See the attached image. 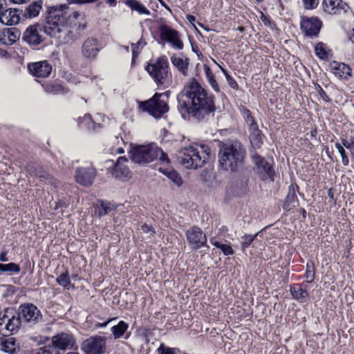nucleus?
I'll list each match as a JSON object with an SVG mask.
<instances>
[{"mask_svg":"<svg viewBox=\"0 0 354 354\" xmlns=\"http://www.w3.org/2000/svg\"><path fill=\"white\" fill-rule=\"evenodd\" d=\"M80 124H84L86 127L89 129L92 124V120L90 115H85L82 119Z\"/></svg>","mask_w":354,"mask_h":354,"instance_id":"47","label":"nucleus"},{"mask_svg":"<svg viewBox=\"0 0 354 354\" xmlns=\"http://www.w3.org/2000/svg\"><path fill=\"white\" fill-rule=\"evenodd\" d=\"M45 89L46 91L54 94L64 93L66 91H65L64 86L58 83L47 85L45 87Z\"/></svg>","mask_w":354,"mask_h":354,"instance_id":"36","label":"nucleus"},{"mask_svg":"<svg viewBox=\"0 0 354 354\" xmlns=\"http://www.w3.org/2000/svg\"><path fill=\"white\" fill-rule=\"evenodd\" d=\"M129 153L132 162L141 165L149 163L156 159H158L163 165H167L169 163L167 153L154 143L135 146Z\"/></svg>","mask_w":354,"mask_h":354,"instance_id":"4","label":"nucleus"},{"mask_svg":"<svg viewBox=\"0 0 354 354\" xmlns=\"http://www.w3.org/2000/svg\"><path fill=\"white\" fill-rule=\"evenodd\" d=\"M97 0H73L75 3H93L96 1Z\"/></svg>","mask_w":354,"mask_h":354,"instance_id":"59","label":"nucleus"},{"mask_svg":"<svg viewBox=\"0 0 354 354\" xmlns=\"http://www.w3.org/2000/svg\"><path fill=\"white\" fill-rule=\"evenodd\" d=\"M158 171L167 176L171 181H172L178 187L183 184V180L179 174L170 167H160Z\"/></svg>","mask_w":354,"mask_h":354,"instance_id":"27","label":"nucleus"},{"mask_svg":"<svg viewBox=\"0 0 354 354\" xmlns=\"http://www.w3.org/2000/svg\"><path fill=\"white\" fill-rule=\"evenodd\" d=\"M295 196L293 194H288L286 197V201L285 203V208H290V205L294 206L295 203Z\"/></svg>","mask_w":354,"mask_h":354,"instance_id":"46","label":"nucleus"},{"mask_svg":"<svg viewBox=\"0 0 354 354\" xmlns=\"http://www.w3.org/2000/svg\"><path fill=\"white\" fill-rule=\"evenodd\" d=\"M318 92L319 93V95L321 96V97L322 98L323 100L326 101V102H328L329 101V97H328V95H326V93H325V91L319 86H318Z\"/></svg>","mask_w":354,"mask_h":354,"instance_id":"53","label":"nucleus"},{"mask_svg":"<svg viewBox=\"0 0 354 354\" xmlns=\"http://www.w3.org/2000/svg\"><path fill=\"white\" fill-rule=\"evenodd\" d=\"M114 209L113 205L109 203H102L98 207V214L100 216H103L107 214L109 212Z\"/></svg>","mask_w":354,"mask_h":354,"instance_id":"37","label":"nucleus"},{"mask_svg":"<svg viewBox=\"0 0 354 354\" xmlns=\"http://www.w3.org/2000/svg\"><path fill=\"white\" fill-rule=\"evenodd\" d=\"M127 162L128 160L125 157L118 158L112 170V176L122 180L130 179L131 178V172L126 165Z\"/></svg>","mask_w":354,"mask_h":354,"instance_id":"18","label":"nucleus"},{"mask_svg":"<svg viewBox=\"0 0 354 354\" xmlns=\"http://www.w3.org/2000/svg\"><path fill=\"white\" fill-rule=\"evenodd\" d=\"M129 325L124 321H120L118 324L111 327V331L115 339L120 338L127 330Z\"/></svg>","mask_w":354,"mask_h":354,"instance_id":"32","label":"nucleus"},{"mask_svg":"<svg viewBox=\"0 0 354 354\" xmlns=\"http://www.w3.org/2000/svg\"><path fill=\"white\" fill-rule=\"evenodd\" d=\"M342 143L344 147L348 149L354 159V137H351L349 139H343Z\"/></svg>","mask_w":354,"mask_h":354,"instance_id":"40","label":"nucleus"},{"mask_svg":"<svg viewBox=\"0 0 354 354\" xmlns=\"http://www.w3.org/2000/svg\"><path fill=\"white\" fill-rule=\"evenodd\" d=\"M257 236V234L254 235L252 234H245L241 237V247L244 250L248 248L254 240L255 237Z\"/></svg>","mask_w":354,"mask_h":354,"instance_id":"39","label":"nucleus"},{"mask_svg":"<svg viewBox=\"0 0 354 354\" xmlns=\"http://www.w3.org/2000/svg\"><path fill=\"white\" fill-rule=\"evenodd\" d=\"M7 8L6 0H0V14Z\"/></svg>","mask_w":354,"mask_h":354,"instance_id":"56","label":"nucleus"},{"mask_svg":"<svg viewBox=\"0 0 354 354\" xmlns=\"http://www.w3.org/2000/svg\"><path fill=\"white\" fill-rule=\"evenodd\" d=\"M7 252H2L0 254V261L2 262L8 261V259L6 257Z\"/></svg>","mask_w":354,"mask_h":354,"instance_id":"57","label":"nucleus"},{"mask_svg":"<svg viewBox=\"0 0 354 354\" xmlns=\"http://www.w3.org/2000/svg\"><path fill=\"white\" fill-rule=\"evenodd\" d=\"M28 70L33 76L45 78L51 73L52 66L48 61L44 60L28 64Z\"/></svg>","mask_w":354,"mask_h":354,"instance_id":"15","label":"nucleus"},{"mask_svg":"<svg viewBox=\"0 0 354 354\" xmlns=\"http://www.w3.org/2000/svg\"><path fill=\"white\" fill-rule=\"evenodd\" d=\"M157 351L158 354H176V348L166 346L163 343L160 344Z\"/></svg>","mask_w":354,"mask_h":354,"instance_id":"42","label":"nucleus"},{"mask_svg":"<svg viewBox=\"0 0 354 354\" xmlns=\"http://www.w3.org/2000/svg\"><path fill=\"white\" fill-rule=\"evenodd\" d=\"M203 68L207 80L214 77L211 68L207 65L205 64Z\"/></svg>","mask_w":354,"mask_h":354,"instance_id":"49","label":"nucleus"},{"mask_svg":"<svg viewBox=\"0 0 354 354\" xmlns=\"http://www.w3.org/2000/svg\"><path fill=\"white\" fill-rule=\"evenodd\" d=\"M171 62L178 72L184 76L189 73V59L182 54H174L171 57Z\"/></svg>","mask_w":354,"mask_h":354,"instance_id":"21","label":"nucleus"},{"mask_svg":"<svg viewBox=\"0 0 354 354\" xmlns=\"http://www.w3.org/2000/svg\"><path fill=\"white\" fill-rule=\"evenodd\" d=\"M221 250L223 252L225 255H232L234 254V250H232V247L229 245L223 244Z\"/></svg>","mask_w":354,"mask_h":354,"instance_id":"48","label":"nucleus"},{"mask_svg":"<svg viewBox=\"0 0 354 354\" xmlns=\"http://www.w3.org/2000/svg\"><path fill=\"white\" fill-rule=\"evenodd\" d=\"M341 158H342V164L344 166L348 165V164H349V159H348V156L346 154H345V155H343L342 156H341Z\"/></svg>","mask_w":354,"mask_h":354,"instance_id":"55","label":"nucleus"},{"mask_svg":"<svg viewBox=\"0 0 354 354\" xmlns=\"http://www.w3.org/2000/svg\"><path fill=\"white\" fill-rule=\"evenodd\" d=\"M322 21L317 17H302L300 21V27L306 36H317L322 28Z\"/></svg>","mask_w":354,"mask_h":354,"instance_id":"11","label":"nucleus"},{"mask_svg":"<svg viewBox=\"0 0 354 354\" xmlns=\"http://www.w3.org/2000/svg\"><path fill=\"white\" fill-rule=\"evenodd\" d=\"M221 70L225 74L227 83L229 84L230 87H232V88H237L238 84L236 82V81L227 73V71L224 68H221Z\"/></svg>","mask_w":354,"mask_h":354,"instance_id":"45","label":"nucleus"},{"mask_svg":"<svg viewBox=\"0 0 354 354\" xmlns=\"http://www.w3.org/2000/svg\"><path fill=\"white\" fill-rule=\"evenodd\" d=\"M97 40L93 38L86 39L82 46V53L87 58H94L98 53Z\"/></svg>","mask_w":354,"mask_h":354,"instance_id":"24","label":"nucleus"},{"mask_svg":"<svg viewBox=\"0 0 354 354\" xmlns=\"http://www.w3.org/2000/svg\"><path fill=\"white\" fill-rule=\"evenodd\" d=\"M116 318H111V319H109V320H107L106 322H103V323H97L96 324V326L99 327V328H104V327H106L110 322L115 320Z\"/></svg>","mask_w":354,"mask_h":354,"instance_id":"54","label":"nucleus"},{"mask_svg":"<svg viewBox=\"0 0 354 354\" xmlns=\"http://www.w3.org/2000/svg\"><path fill=\"white\" fill-rule=\"evenodd\" d=\"M145 43L142 41H138L136 44H132V58L133 60L137 57L141 51V49L145 46Z\"/></svg>","mask_w":354,"mask_h":354,"instance_id":"41","label":"nucleus"},{"mask_svg":"<svg viewBox=\"0 0 354 354\" xmlns=\"http://www.w3.org/2000/svg\"><path fill=\"white\" fill-rule=\"evenodd\" d=\"M141 229L146 234H153L154 233L153 228L147 224L142 225Z\"/></svg>","mask_w":354,"mask_h":354,"instance_id":"50","label":"nucleus"},{"mask_svg":"<svg viewBox=\"0 0 354 354\" xmlns=\"http://www.w3.org/2000/svg\"><path fill=\"white\" fill-rule=\"evenodd\" d=\"M57 283L66 289H69L71 286V281L68 272H64L57 277Z\"/></svg>","mask_w":354,"mask_h":354,"instance_id":"34","label":"nucleus"},{"mask_svg":"<svg viewBox=\"0 0 354 354\" xmlns=\"http://www.w3.org/2000/svg\"><path fill=\"white\" fill-rule=\"evenodd\" d=\"M0 271L10 274L19 273L20 272V267L15 263L8 264L0 263Z\"/></svg>","mask_w":354,"mask_h":354,"instance_id":"33","label":"nucleus"},{"mask_svg":"<svg viewBox=\"0 0 354 354\" xmlns=\"http://www.w3.org/2000/svg\"><path fill=\"white\" fill-rule=\"evenodd\" d=\"M290 293L295 299L300 301H305L308 294L306 290L304 289L301 285L295 284L290 288Z\"/></svg>","mask_w":354,"mask_h":354,"instance_id":"31","label":"nucleus"},{"mask_svg":"<svg viewBox=\"0 0 354 354\" xmlns=\"http://www.w3.org/2000/svg\"><path fill=\"white\" fill-rule=\"evenodd\" d=\"M335 145V147L337 149V151L339 153L341 156H342L343 155L346 154V151H345V149L344 148V146H343L342 144L341 145L339 142H336Z\"/></svg>","mask_w":354,"mask_h":354,"instance_id":"51","label":"nucleus"},{"mask_svg":"<svg viewBox=\"0 0 354 354\" xmlns=\"http://www.w3.org/2000/svg\"><path fill=\"white\" fill-rule=\"evenodd\" d=\"M125 4L129 7L131 10L136 11L140 15H150V11L137 0H127L125 1Z\"/></svg>","mask_w":354,"mask_h":354,"instance_id":"30","label":"nucleus"},{"mask_svg":"<svg viewBox=\"0 0 354 354\" xmlns=\"http://www.w3.org/2000/svg\"><path fill=\"white\" fill-rule=\"evenodd\" d=\"M0 348L8 354H15L19 350V344L15 337H11L1 341Z\"/></svg>","mask_w":354,"mask_h":354,"instance_id":"26","label":"nucleus"},{"mask_svg":"<svg viewBox=\"0 0 354 354\" xmlns=\"http://www.w3.org/2000/svg\"><path fill=\"white\" fill-rule=\"evenodd\" d=\"M75 340L72 335L62 333L52 337V346L58 349L66 350L73 346Z\"/></svg>","mask_w":354,"mask_h":354,"instance_id":"19","label":"nucleus"},{"mask_svg":"<svg viewBox=\"0 0 354 354\" xmlns=\"http://www.w3.org/2000/svg\"><path fill=\"white\" fill-rule=\"evenodd\" d=\"M42 8V1H37L31 3L28 7H26L24 11V17L26 18H35L38 16Z\"/></svg>","mask_w":354,"mask_h":354,"instance_id":"28","label":"nucleus"},{"mask_svg":"<svg viewBox=\"0 0 354 354\" xmlns=\"http://www.w3.org/2000/svg\"><path fill=\"white\" fill-rule=\"evenodd\" d=\"M324 11L330 15H342L348 12L350 7L343 0H323Z\"/></svg>","mask_w":354,"mask_h":354,"instance_id":"12","label":"nucleus"},{"mask_svg":"<svg viewBox=\"0 0 354 354\" xmlns=\"http://www.w3.org/2000/svg\"><path fill=\"white\" fill-rule=\"evenodd\" d=\"M95 176V170L93 167H81L76 170L75 180L82 185H90Z\"/></svg>","mask_w":354,"mask_h":354,"instance_id":"20","label":"nucleus"},{"mask_svg":"<svg viewBox=\"0 0 354 354\" xmlns=\"http://www.w3.org/2000/svg\"><path fill=\"white\" fill-rule=\"evenodd\" d=\"M178 107L183 114L187 113L197 120H203L214 113V97L196 80L190 79L178 97Z\"/></svg>","mask_w":354,"mask_h":354,"instance_id":"2","label":"nucleus"},{"mask_svg":"<svg viewBox=\"0 0 354 354\" xmlns=\"http://www.w3.org/2000/svg\"><path fill=\"white\" fill-rule=\"evenodd\" d=\"M159 30L162 40L168 42L172 48L176 50H182L183 48L184 44L180 39L178 31L166 25L161 26Z\"/></svg>","mask_w":354,"mask_h":354,"instance_id":"10","label":"nucleus"},{"mask_svg":"<svg viewBox=\"0 0 354 354\" xmlns=\"http://www.w3.org/2000/svg\"><path fill=\"white\" fill-rule=\"evenodd\" d=\"M210 158V149L205 145L194 144L182 149L178 154V162L188 169H196L205 165Z\"/></svg>","mask_w":354,"mask_h":354,"instance_id":"3","label":"nucleus"},{"mask_svg":"<svg viewBox=\"0 0 354 354\" xmlns=\"http://www.w3.org/2000/svg\"><path fill=\"white\" fill-rule=\"evenodd\" d=\"M330 67L333 74L339 78L347 80L351 76V68L344 63L333 62Z\"/></svg>","mask_w":354,"mask_h":354,"instance_id":"23","label":"nucleus"},{"mask_svg":"<svg viewBox=\"0 0 354 354\" xmlns=\"http://www.w3.org/2000/svg\"><path fill=\"white\" fill-rule=\"evenodd\" d=\"M247 122L249 124V130L250 131V139L252 145L254 148H260L263 142L264 136L258 129V126L253 118L250 115L247 117Z\"/></svg>","mask_w":354,"mask_h":354,"instance_id":"17","label":"nucleus"},{"mask_svg":"<svg viewBox=\"0 0 354 354\" xmlns=\"http://www.w3.org/2000/svg\"><path fill=\"white\" fill-rule=\"evenodd\" d=\"M14 3H24L28 1V0H10Z\"/></svg>","mask_w":354,"mask_h":354,"instance_id":"63","label":"nucleus"},{"mask_svg":"<svg viewBox=\"0 0 354 354\" xmlns=\"http://www.w3.org/2000/svg\"><path fill=\"white\" fill-rule=\"evenodd\" d=\"M106 3L109 4L110 7H115L117 5L116 0H106Z\"/></svg>","mask_w":354,"mask_h":354,"instance_id":"61","label":"nucleus"},{"mask_svg":"<svg viewBox=\"0 0 354 354\" xmlns=\"http://www.w3.org/2000/svg\"><path fill=\"white\" fill-rule=\"evenodd\" d=\"M304 6L306 10H314L319 5V0H302Z\"/></svg>","mask_w":354,"mask_h":354,"instance_id":"44","label":"nucleus"},{"mask_svg":"<svg viewBox=\"0 0 354 354\" xmlns=\"http://www.w3.org/2000/svg\"><path fill=\"white\" fill-rule=\"evenodd\" d=\"M18 38V32L12 28H4L0 31V42L4 45H12Z\"/></svg>","mask_w":354,"mask_h":354,"instance_id":"25","label":"nucleus"},{"mask_svg":"<svg viewBox=\"0 0 354 354\" xmlns=\"http://www.w3.org/2000/svg\"><path fill=\"white\" fill-rule=\"evenodd\" d=\"M219 164L226 171H234L241 165L245 151L239 142L227 143L221 148L218 153Z\"/></svg>","mask_w":354,"mask_h":354,"instance_id":"5","label":"nucleus"},{"mask_svg":"<svg viewBox=\"0 0 354 354\" xmlns=\"http://www.w3.org/2000/svg\"><path fill=\"white\" fill-rule=\"evenodd\" d=\"M187 20H188L190 23H193V22H194V21H195V20H196V18H195V17H194V16H193V15H187Z\"/></svg>","mask_w":354,"mask_h":354,"instance_id":"62","label":"nucleus"},{"mask_svg":"<svg viewBox=\"0 0 354 354\" xmlns=\"http://www.w3.org/2000/svg\"><path fill=\"white\" fill-rule=\"evenodd\" d=\"M315 55L321 59H328L333 56L332 50L329 47L322 43H318L315 48Z\"/></svg>","mask_w":354,"mask_h":354,"instance_id":"29","label":"nucleus"},{"mask_svg":"<svg viewBox=\"0 0 354 354\" xmlns=\"http://www.w3.org/2000/svg\"><path fill=\"white\" fill-rule=\"evenodd\" d=\"M252 159L255 165L254 169L261 179L266 180L268 178H272L274 171L268 162L257 153L252 156Z\"/></svg>","mask_w":354,"mask_h":354,"instance_id":"13","label":"nucleus"},{"mask_svg":"<svg viewBox=\"0 0 354 354\" xmlns=\"http://www.w3.org/2000/svg\"><path fill=\"white\" fill-rule=\"evenodd\" d=\"M35 175L38 176V178L41 181H45L46 183H53V178L50 176L48 174H47L45 171L39 169V171H36Z\"/></svg>","mask_w":354,"mask_h":354,"instance_id":"38","label":"nucleus"},{"mask_svg":"<svg viewBox=\"0 0 354 354\" xmlns=\"http://www.w3.org/2000/svg\"><path fill=\"white\" fill-rule=\"evenodd\" d=\"M21 324L20 315L12 310L6 308L0 313V333L4 335L13 334L18 331Z\"/></svg>","mask_w":354,"mask_h":354,"instance_id":"7","label":"nucleus"},{"mask_svg":"<svg viewBox=\"0 0 354 354\" xmlns=\"http://www.w3.org/2000/svg\"><path fill=\"white\" fill-rule=\"evenodd\" d=\"M33 354H59V351L53 346L48 345L34 351Z\"/></svg>","mask_w":354,"mask_h":354,"instance_id":"35","label":"nucleus"},{"mask_svg":"<svg viewBox=\"0 0 354 354\" xmlns=\"http://www.w3.org/2000/svg\"><path fill=\"white\" fill-rule=\"evenodd\" d=\"M82 348L86 354H104L106 351V337L92 336L84 340Z\"/></svg>","mask_w":354,"mask_h":354,"instance_id":"9","label":"nucleus"},{"mask_svg":"<svg viewBox=\"0 0 354 354\" xmlns=\"http://www.w3.org/2000/svg\"><path fill=\"white\" fill-rule=\"evenodd\" d=\"M30 167H31V165H28V170L29 171H31V169H30Z\"/></svg>","mask_w":354,"mask_h":354,"instance_id":"64","label":"nucleus"},{"mask_svg":"<svg viewBox=\"0 0 354 354\" xmlns=\"http://www.w3.org/2000/svg\"><path fill=\"white\" fill-rule=\"evenodd\" d=\"M186 236L189 245L194 249L201 248L207 242L205 234L196 226H194L187 230L186 232Z\"/></svg>","mask_w":354,"mask_h":354,"instance_id":"14","label":"nucleus"},{"mask_svg":"<svg viewBox=\"0 0 354 354\" xmlns=\"http://www.w3.org/2000/svg\"><path fill=\"white\" fill-rule=\"evenodd\" d=\"M210 242L213 245H214L215 247H216L217 248H219V249H221V248L223 245V243H221L218 241H215L214 239H211Z\"/></svg>","mask_w":354,"mask_h":354,"instance_id":"58","label":"nucleus"},{"mask_svg":"<svg viewBox=\"0 0 354 354\" xmlns=\"http://www.w3.org/2000/svg\"><path fill=\"white\" fill-rule=\"evenodd\" d=\"M145 69L157 84L167 86L171 82V74L169 72V62L166 56L150 61Z\"/></svg>","mask_w":354,"mask_h":354,"instance_id":"6","label":"nucleus"},{"mask_svg":"<svg viewBox=\"0 0 354 354\" xmlns=\"http://www.w3.org/2000/svg\"><path fill=\"white\" fill-rule=\"evenodd\" d=\"M305 277L308 283H311L314 280L315 271L313 263H311V265L309 263L307 264V269Z\"/></svg>","mask_w":354,"mask_h":354,"instance_id":"43","label":"nucleus"},{"mask_svg":"<svg viewBox=\"0 0 354 354\" xmlns=\"http://www.w3.org/2000/svg\"><path fill=\"white\" fill-rule=\"evenodd\" d=\"M20 19L19 11L17 9L7 8L0 14V22L6 26L17 24Z\"/></svg>","mask_w":354,"mask_h":354,"instance_id":"22","label":"nucleus"},{"mask_svg":"<svg viewBox=\"0 0 354 354\" xmlns=\"http://www.w3.org/2000/svg\"><path fill=\"white\" fill-rule=\"evenodd\" d=\"M113 153L115 151L117 153H123L124 152V150L122 147H117L115 149H113Z\"/></svg>","mask_w":354,"mask_h":354,"instance_id":"60","label":"nucleus"},{"mask_svg":"<svg viewBox=\"0 0 354 354\" xmlns=\"http://www.w3.org/2000/svg\"><path fill=\"white\" fill-rule=\"evenodd\" d=\"M21 319L25 322L33 323L37 322L41 317L39 310L33 304H24L20 306L19 313Z\"/></svg>","mask_w":354,"mask_h":354,"instance_id":"16","label":"nucleus"},{"mask_svg":"<svg viewBox=\"0 0 354 354\" xmlns=\"http://www.w3.org/2000/svg\"><path fill=\"white\" fill-rule=\"evenodd\" d=\"M209 83V84L211 85V86L212 87V88L216 91H219V86H218V83L216 82V80L214 79V77L207 80Z\"/></svg>","mask_w":354,"mask_h":354,"instance_id":"52","label":"nucleus"},{"mask_svg":"<svg viewBox=\"0 0 354 354\" xmlns=\"http://www.w3.org/2000/svg\"><path fill=\"white\" fill-rule=\"evenodd\" d=\"M165 97L162 94L156 93L153 97L142 103L144 111H147L155 118L161 117L168 111L169 106Z\"/></svg>","mask_w":354,"mask_h":354,"instance_id":"8","label":"nucleus"},{"mask_svg":"<svg viewBox=\"0 0 354 354\" xmlns=\"http://www.w3.org/2000/svg\"><path fill=\"white\" fill-rule=\"evenodd\" d=\"M85 28L83 17L66 4L50 6L47 9L45 24L29 26L22 39L30 45H38L44 39L42 30L59 44H68L76 39L78 30Z\"/></svg>","mask_w":354,"mask_h":354,"instance_id":"1","label":"nucleus"}]
</instances>
